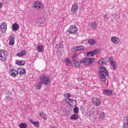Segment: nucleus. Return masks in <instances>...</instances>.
<instances>
[{"instance_id": "49530a36", "label": "nucleus", "mask_w": 128, "mask_h": 128, "mask_svg": "<svg viewBox=\"0 0 128 128\" xmlns=\"http://www.w3.org/2000/svg\"><path fill=\"white\" fill-rule=\"evenodd\" d=\"M6 98H8V100H12V98H10V96L6 97Z\"/></svg>"}, {"instance_id": "c85d7f7f", "label": "nucleus", "mask_w": 128, "mask_h": 128, "mask_svg": "<svg viewBox=\"0 0 128 128\" xmlns=\"http://www.w3.org/2000/svg\"><path fill=\"white\" fill-rule=\"evenodd\" d=\"M64 96L66 98V100H71L72 98H72V94L70 93H66L64 94Z\"/></svg>"}, {"instance_id": "2eb2a0df", "label": "nucleus", "mask_w": 128, "mask_h": 128, "mask_svg": "<svg viewBox=\"0 0 128 128\" xmlns=\"http://www.w3.org/2000/svg\"><path fill=\"white\" fill-rule=\"evenodd\" d=\"M9 40L10 46H14V35H10Z\"/></svg>"}, {"instance_id": "c03bdc74", "label": "nucleus", "mask_w": 128, "mask_h": 128, "mask_svg": "<svg viewBox=\"0 0 128 128\" xmlns=\"http://www.w3.org/2000/svg\"><path fill=\"white\" fill-rule=\"evenodd\" d=\"M16 64H18V66H20V60H17Z\"/></svg>"}, {"instance_id": "412c9836", "label": "nucleus", "mask_w": 128, "mask_h": 128, "mask_svg": "<svg viewBox=\"0 0 128 128\" xmlns=\"http://www.w3.org/2000/svg\"><path fill=\"white\" fill-rule=\"evenodd\" d=\"M110 64L113 68L114 70H116V68H118V63L116 62H114L113 60H111Z\"/></svg>"}, {"instance_id": "f704fd0d", "label": "nucleus", "mask_w": 128, "mask_h": 128, "mask_svg": "<svg viewBox=\"0 0 128 128\" xmlns=\"http://www.w3.org/2000/svg\"><path fill=\"white\" fill-rule=\"evenodd\" d=\"M73 63L74 64L75 66H76V68H80V63H78V62L76 61V60L73 61Z\"/></svg>"}, {"instance_id": "c9c22d12", "label": "nucleus", "mask_w": 128, "mask_h": 128, "mask_svg": "<svg viewBox=\"0 0 128 128\" xmlns=\"http://www.w3.org/2000/svg\"><path fill=\"white\" fill-rule=\"evenodd\" d=\"M93 54L96 56V54H100V50L98 49H95L94 50H92Z\"/></svg>"}, {"instance_id": "5701e85b", "label": "nucleus", "mask_w": 128, "mask_h": 128, "mask_svg": "<svg viewBox=\"0 0 128 128\" xmlns=\"http://www.w3.org/2000/svg\"><path fill=\"white\" fill-rule=\"evenodd\" d=\"M26 52L25 50H22L20 52L17 54V56L22 57L24 56H26Z\"/></svg>"}, {"instance_id": "4be33fe9", "label": "nucleus", "mask_w": 128, "mask_h": 128, "mask_svg": "<svg viewBox=\"0 0 128 128\" xmlns=\"http://www.w3.org/2000/svg\"><path fill=\"white\" fill-rule=\"evenodd\" d=\"M42 84L40 82V81L36 83V90H40L42 88Z\"/></svg>"}, {"instance_id": "473e14b6", "label": "nucleus", "mask_w": 128, "mask_h": 128, "mask_svg": "<svg viewBox=\"0 0 128 128\" xmlns=\"http://www.w3.org/2000/svg\"><path fill=\"white\" fill-rule=\"evenodd\" d=\"M66 62H65V64H68V66H72V61L70 60V58H66L65 60Z\"/></svg>"}, {"instance_id": "f8f14e48", "label": "nucleus", "mask_w": 128, "mask_h": 128, "mask_svg": "<svg viewBox=\"0 0 128 128\" xmlns=\"http://www.w3.org/2000/svg\"><path fill=\"white\" fill-rule=\"evenodd\" d=\"M6 22H2L0 26V30H1L2 32H6Z\"/></svg>"}, {"instance_id": "423d86ee", "label": "nucleus", "mask_w": 128, "mask_h": 128, "mask_svg": "<svg viewBox=\"0 0 128 128\" xmlns=\"http://www.w3.org/2000/svg\"><path fill=\"white\" fill-rule=\"evenodd\" d=\"M78 10V5L76 2H74L71 8V12L72 14H76Z\"/></svg>"}, {"instance_id": "20e7f679", "label": "nucleus", "mask_w": 128, "mask_h": 128, "mask_svg": "<svg viewBox=\"0 0 128 128\" xmlns=\"http://www.w3.org/2000/svg\"><path fill=\"white\" fill-rule=\"evenodd\" d=\"M34 8H37V10H42L44 9V4L42 3L40 1H36L34 2Z\"/></svg>"}, {"instance_id": "dca6fc26", "label": "nucleus", "mask_w": 128, "mask_h": 128, "mask_svg": "<svg viewBox=\"0 0 128 128\" xmlns=\"http://www.w3.org/2000/svg\"><path fill=\"white\" fill-rule=\"evenodd\" d=\"M98 74L102 82H106V75L102 74V71L98 72Z\"/></svg>"}, {"instance_id": "0eeeda50", "label": "nucleus", "mask_w": 128, "mask_h": 128, "mask_svg": "<svg viewBox=\"0 0 128 128\" xmlns=\"http://www.w3.org/2000/svg\"><path fill=\"white\" fill-rule=\"evenodd\" d=\"M37 26H44V18H38L36 23Z\"/></svg>"}, {"instance_id": "aec40b11", "label": "nucleus", "mask_w": 128, "mask_h": 128, "mask_svg": "<svg viewBox=\"0 0 128 128\" xmlns=\"http://www.w3.org/2000/svg\"><path fill=\"white\" fill-rule=\"evenodd\" d=\"M20 28V26H18V24L16 23H14L12 25V30H14V32L15 30H18Z\"/></svg>"}, {"instance_id": "f3484780", "label": "nucleus", "mask_w": 128, "mask_h": 128, "mask_svg": "<svg viewBox=\"0 0 128 128\" xmlns=\"http://www.w3.org/2000/svg\"><path fill=\"white\" fill-rule=\"evenodd\" d=\"M89 26L92 30H96V28H98V23H96V22H92L91 24H89Z\"/></svg>"}, {"instance_id": "ea45409f", "label": "nucleus", "mask_w": 128, "mask_h": 128, "mask_svg": "<svg viewBox=\"0 0 128 128\" xmlns=\"http://www.w3.org/2000/svg\"><path fill=\"white\" fill-rule=\"evenodd\" d=\"M87 56H94V55L92 50L88 52Z\"/></svg>"}, {"instance_id": "6ab92c4d", "label": "nucleus", "mask_w": 128, "mask_h": 128, "mask_svg": "<svg viewBox=\"0 0 128 128\" xmlns=\"http://www.w3.org/2000/svg\"><path fill=\"white\" fill-rule=\"evenodd\" d=\"M38 52H44V46L41 45H38L36 48Z\"/></svg>"}, {"instance_id": "2f4dec72", "label": "nucleus", "mask_w": 128, "mask_h": 128, "mask_svg": "<svg viewBox=\"0 0 128 128\" xmlns=\"http://www.w3.org/2000/svg\"><path fill=\"white\" fill-rule=\"evenodd\" d=\"M18 126L20 128H28V124L26 123H20Z\"/></svg>"}, {"instance_id": "f03ea898", "label": "nucleus", "mask_w": 128, "mask_h": 128, "mask_svg": "<svg viewBox=\"0 0 128 128\" xmlns=\"http://www.w3.org/2000/svg\"><path fill=\"white\" fill-rule=\"evenodd\" d=\"M8 55V54L6 50H0V60H2V62H6Z\"/></svg>"}, {"instance_id": "a18cd8bd", "label": "nucleus", "mask_w": 128, "mask_h": 128, "mask_svg": "<svg viewBox=\"0 0 128 128\" xmlns=\"http://www.w3.org/2000/svg\"><path fill=\"white\" fill-rule=\"evenodd\" d=\"M30 124H33L34 122V120L32 119L30 120Z\"/></svg>"}, {"instance_id": "393cba45", "label": "nucleus", "mask_w": 128, "mask_h": 128, "mask_svg": "<svg viewBox=\"0 0 128 128\" xmlns=\"http://www.w3.org/2000/svg\"><path fill=\"white\" fill-rule=\"evenodd\" d=\"M70 118L72 120H78V116L76 114H74L70 117Z\"/></svg>"}, {"instance_id": "e433bc0d", "label": "nucleus", "mask_w": 128, "mask_h": 128, "mask_svg": "<svg viewBox=\"0 0 128 128\" xmlns=\"http://www.w3.org/2000/svg\"><path fill=\"white\" fill-rule=\"evenodd\" d=\"M80 64H86V58H84L80 60Z\"/></svg>"}, {"instance_id": "a878e982", "label": "nucleus", "mask_w": 128, "mask_h": 128, "mask_svg": "<svg viewBox=\"0 0 128 128\" xmlns=\"http://www.w3.org/2000/svg\"><path fill=\"white\" fill-rule=\"evenodd\" d=\"M88 42L89 44H91L92 46H94L96 42V40L94 38H90L88 40Z\"/></svg>"}, {"instance_id": "cd10ccee", "label": "nucleus", "mask_w": 128, "mask_h": 128, "mask_svg": "<svg viewBox=\"0 0 128 128\" xmlns=\"http://www.w3.org/2000/svg\"><path fill=\"white\" fill-rule=\"evenodd\" d=\"M18 70H20L19 72L20 74H22V76L26 74V70L24 68H18Z\"/></svg>"}, {"instance_id": "37998d69", "label": "nucleus", "mask_w": 128, "mask_h": 128, "mask_svg": "<svg viewBox=\"0 0 128 128\" xmlns=\"http://www.w3.org/2000/svg\"><path fill=\"white\" fill-rule=\"evenodd\" d=\"M103 18H104V20H107L108 19V15H106V14H104Z\"/></svg>"}, {"instance_id": "9d476101", "label": "nucleus", "mask_w": 128, "mask_h": 128, "mask_svg": "<svg viewBox=\"0 0 128 128\" xmlns=\"http://www.w3.org/2000/svg\"><path fill=\"white\" fill-rule=\"evenodd\" d=\"M92 104H94L96 106H100V100L96 98H93L92 100Z\"/></svg>"}, {"instance_id": "de8ad7c7", "label": "nucleus", "mask_w": 128, "mask_h": 128, "mask_svg": "<svg viewBox=\"0 0 128 128\" xmlns=\"http://www.w3.org/2000/svg\"><path fill=\"white\" fill-rule=\"evenodd\" d=\"M114 60V58H112V57L109 58V60H110V62H111V60Z\"/></svg>"}, {"instance_id": "4c0bfd02", "label": "nucleus", "mask_w": 128, "mask_h": 128, "mask_svg": "<svg viewBox=\"0 0 128 128\" xmlns=\"http://www.w3.org/2000/svg\"><path fill=\"white\" fill-rule=\"evenodd\" d=\"M33 124L34 126H36V128H38V126H40V122L38 121H34Z\"/></svg>"}, {"instance_id": "4468645a", "label": "nucleus", "mask_w": 128, "mask_h": 128, "mask_svg": "<svg viewBox=\"0 0 128 128\" xmlns=\"http://www.w3.org/2000/svg\"><path fill=\"white\" fill-rule=\"evenodd\" d=\"M123 128H128V116L124 117L123 120Z\"/></svg>"}, {"instance_id": "ddd939ff", "label": "nucleus", "mask_w": 128, "mask_h": 128, "mask_svg": "<svg viewBox=\"0 0 128 128\" xmlns=\"http://www.w3.org/2000/svg\"><path fill=\"white\" fill-rule=\"evenodd\" d=\"M84 50V46H74L72 48V52H76L78 50Z\"/></svg>"}, {"instance_id": "f257e3e1", "label": "nucleus", "mask_w": 128, "mask_h": 128, "mask_svg": "<svg viewBox=\"0 0 128 128\" xmlns=\"http://www.w3.org/2000/svg\"><path fill=\"white\" fill-rule=\"evenodd\" d=\"M40 81L42 84L48 86V84H50V78L46 75L42 74L40 78Z\"/></svg>"}, {"instance_id": "bb28decb", "label": "nucleus", "mask_w": 128, "mask_h": 128, "mask_svg": "<svg viewBox=\"0 0 128 128\" xmlns=\"http://www.w3.org/2000/svg\"><path fill=\"white\" fill-rule=\"evenodd\" d=\"M94 62V58H88L86 60V64H92Z\"/></svg>"}, {"instance_id": "b1692460", "label": "nucleus", "mask_w": 128, "mask_h": 128, "mask_svg": "<svg viewBox=\"0 0 128 128\" xmlns=\"http://www.w3.org/2000/svg\"><path fill=\"white\" fill-rule=\"evenodd\" d=\"M104 94H108V96H112V90H106L103 91Z\"/></svg>"}, {"instance_id": "9b49d317", "label": "nucleus", "mask_w": 128, "mask_h": 128, "mask_svg": "<svg viewBox=\"0 0 128 128\" xmlns=\"http://www.w3.org/2000/svg\"><path fill=\"white\" fill-rule=\"evenodd\" d=\"M110 40L112 42H113V44H120V38L116 36L112 37Z\"/></svg>"}, {"instance_id": "58836bf2", "label": "nucleus", "mask_w": 128, "mask_h": 128, "mask_svg": "<svg viewBox=\"0 0 128 128\" xmlns=\"http://www.w3.org/2000/svg\"><path fill=\"white\" fill-rule=\"evenodd\" d=\"M78 54H76V52H75L72 55V60H76V58H78Z\"/></svg>"}, {"instance_id": "09e8293b", "label": "nucleus", "mask_w": 128, "mask_h": 128, "mask_svg": "<svg viewBox=\"0 0 128 128\" xmlns=\"http://www.w3.org/2000/svg\"><path fill=\"white\" fill-rule=\"evenodd\" d=\"M2 4L0 2V8H2Z\"/></svg>"}, {"instance_id": "a19ab883", "label": "nucleus", "mask_w": 128, "mask_h": 128, "mask_svg": "<svg viewBox=\"0 0 128 128\" xmlns=\"http://www.w3.org/2000/svg\"><path fill=\"white\" fill-rule=\"evenodd\" d=\"M74 114H78V106H75L74 108Z\"/></svg>"}, {"instance_id": "7c9ffc66", "label": "nucleus", "mask_w": 128, "mask_h": 128, "mask_svg": "<svg viewBox=\"0 0 128 128\" xmlns=\"http://www.w3.org/2000/svg\"><path fill=\"white\" fill-rule=\"evenodd\" d=\"M100 68L102 72H104V74H106L108 76V70L106 68L102 66L101 68Z\"/></svg>"}, {"instance_id": "6e6552de", "label": "nucleus", "mask_w": 128, "mask_h": 128, "mask_svg": "<svg viewBox=\"0 0 128 128\" xmlns=\"http://www.w3.org/2000/svg\"><path fill=\"white\" fill-rule=\"evenodd\" d=\"M89 116L90 118H92L93 120H96V118H100L98 110L93 111Z\"/></svg>"}, {"instance_id": "79ce46f5", "label": "nucleus", "mask_w": 128, "mask_h": 128, "mask_svg": "<svg viewBox=\"0 0 128 128\" xmlns=\"http://www.w3.org/2000/svg\"><path fill=\"white\" fill-rule=\"evenodd\" d=\"M26 62L24 60H20V66H24Z\"/></svg>"}, {"instance_id": "a211bd4d", "label": "nucleus", "mask_w": 128, "mask_h": 128, "mask_svg": "<svg viewBox=\"0 0 128 128\" xmlns=\"http://www.w3.org/2000/svg\"><path fill=\"white\" fill-rule=\"evenodd\" d=\"M99 64H108V60L106 59V58H102L98 62Z\"/></svg>"}, {"instance_id": "7ed1b4c3", "label": "nucleus", "mask_w": 128, "mask_h": 128, "mask_svg": "<svg viewBox=\"0 0 128 128\" xmlns=\"http://www.w3.org/2000/svg\"><path fill=\"white\" fill-rule=\"evenodd\" d=\"M78 29L76 26L75 25H71L68 30V32L70 34H78Z\"/></svg>"}, {"instance_id": "39448f33", "label": "nucleus", "mask_w": 128, "mask_h": 128, "mask_svg": "<svg viewBox=\"0 0 128 128\" xmlns=\"http://www.w3.org/2000/svg\"><path fill=\"white\" fill-rule=\"evenodd\" d=\"M65 102L69 104L70 106H76L78 104L76 100L72 99H66Z\"/></svg>"}, {"instance_id": "c756f323", "label": "nucleus", "mask_w": 128, "mask_h": 128, "mask_svg": "<svg viewBox=\"0 0 128 128\" xmlns=\"http://www.w3.org/2000/svg\"><path fill=\"white\" fill-rule=\"evenodd\" d=\"M46 114L44 112H40V116L44 120H46Z\"/></svg>"}, {"instance_id": "1a4fd4ad", "label": "nucleus", "mask_w": 128, "mask_h": 128, "mask_svg": "<svg viewBox=\"0 0 128 128\" xmlns=\"http://www.w3.org/2000/svg\"><path fill=\"white\" fill-rule=\"evenodd\" d=\"M10 74L12 78H18V71L16 69H12L10 72Z\"/></svg>"}, {"instance_id": "72a5a7b5", "label": "nucleus", "mask_w": 128, "mask_h": 128, "mask_svg": "<svg viewBox=\"0 0 128 128\" xmlns=\"http://www.w3.org/2000/svg\"><path fill=\"white\" fill-rule=\"evenodd\" d=\"M101 120H104V118H106V114H104V112H102L100 114V116L98 117Z\"/></svg>"}]
</instances>
